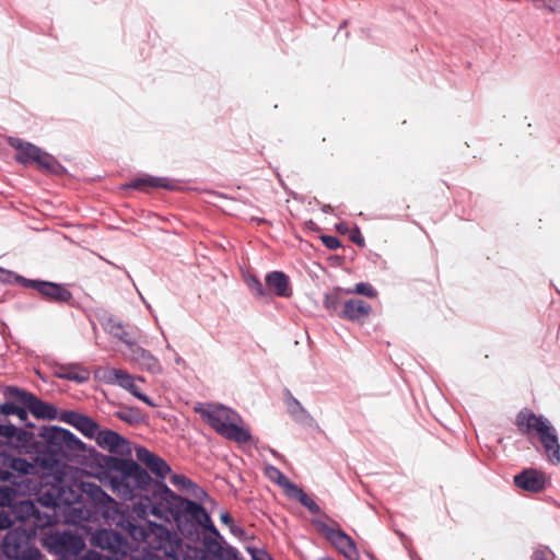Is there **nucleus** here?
Instances as JSON below:
<instances>
[{"instance_id":"1","label":"nucleus","mask_w":560,"mask_h":560,"mask_svg":"<svg viewBox=\"0 0 560 560\" xmlns=\"http://www.w3.org/2000/svg\"><path fill=\"white\" fill-rule=\"evenodd\" d=\"M135 541L147 545L148 548L161 551L172 560H185L183 541L162 524L145 518H135L121 515L117 523Z\"/></svg>"},{"instance_id":"2","label":"nucleus","mask_w":560,"mask_h":560,"mask_svg":"<svg viewBox=\"0 0 560 560\" xmlns=\"http://www.w3.org/2000/svg\"><path fill=\"white\" fill-rule=\"evenodd\" d=\"M104 465L112 472L109 483L113 492L124 500H132L152 486L150 474L132 459L105 456Z\"/></svg>"},{"instance_id":"3","label":"nucleus","mask_w":560,"mask_h":560,"mask_svg":"<svg viewBox=\"0 0 560 560\" xmlns=\"http://www.w3.org/2000/svg\"><path fill=\"white\" fill-rule=\"evenodd\" d=\"M516 425L520 432L526 435L529 441L534 434L538 435L550 464L558 465L560 463L558 434L546 417L538 416L528 409H523L516 416Z\"/></svg>"},{"instance_id":"4","label":"nucleus","mask_w":560,"mask_h":560,"mask_svg":"<svg viewBox=\"0 0 560 560\" xmlns=\"http://www.w3.org/2000/svg\"><path fill=\"white\" fill-rule=\"evenodd\" d=\"M196 411L223 438L237 443L250 441L249 431L236 424L238 415L234 410L223 405H210L207 408H196Z\"/></svg>"},{"instance_id":"5","label":"nucleus","mask_w":560,"mask_h":560,"mask_svg":"<svg viewBox=\"0 0 560 560\" xmlns=\"http://www.w3.org/2000/svg\"><path fill=\"white\" fill-rule=\"evenodd\" d=\"M0 275L2 276L0 277L2 281L11 282L13 279L14 282L21 284L24 288H32L36 290L40 294V296L48 302L57 304H68L73 298L72 293L63 284L60 283L45 280L27 279L12 271H7L1 268Z\"/></svg>"},{"instance_id":"6","label":"nucleus","mask_w":560,"mask_h":560,"mask_svg":"<svg viewBox=\"0 0 560 560\" xmlns=\"http://www.w3.org/2000/svg\"><path fill=\"white\" fill-rule=\"evenodd\" d=\"M42 544L48 552L59 556V560L77 557L85 548L84 539L71 530L46 533Z\"/></svg>"},{"instance_id":"7","label":"nucleus","mask_w":560,"mask_h":560,"mask_svg":"<svg viewBox=\"0 0 560 560\" xmlns=\"http://www.w3.org/2000/svg\"><path fill=\"white\" fill-rule=\"evenodd\" d=\"M1 550L10 560H43L44 556L35 547L25 530L11 529L2 539Z\"/></svg>"},{"instance_id":"8","label":"nucleus","mask_w":560,"mask_h":560,"mask_svg":"<svg viewBox=\"0 0 560 560\" xmlns=\"http://www.w3.org/2000/svg\"><path fill=\"white\" fill-rule=\"evenodd\" d=\"M18 516L37 529H45L52 527L60 522V516L57 510L43 508L38 503H33L32 500L20 502L16 506Z\"/></svg>"},{"instance_id":"9","label":"nucleus","mask_w":560,"mask_h":560,"mask_svg":"<svg viewBox=\"0 0 560 560\" xmlns=\"http://www.w3.org/2000/svg\"><path fill=\"white\" fill-rule=\"evenodd\" d=\"M66 429L60 427H42L38 431V436L43 439L46 444L48 453L51 455L49 457L38 456L36 459L40 462V466L44 468H51L54 464L57 462L54 456H63L66 457L65 443L67 442Z\"/></svg>"},{"instance_id":"10","label":"nucleus","mask_w":560,"mask_h":560,"mask_svg":"<svg viewBox=\"0 0 560 560\" xmlns=\"http://www.w3.org/2000/svg\"><path fill=\"white\" fill-rule=\"evenodd\" d=\"M77 499V495L73 491L66 490L60 482L51 486L42 487L38 491L35 500H32L33 503H38L43 508L48 509H60L62 505H70Z\"/></svg>"},{"instance_id":"11","label":"nucleus","mask_w":560,"mask_h":560,"mask_svg":"<svg viewBox=\"0 0 560 560\" xmlns=\"http://www.w3.org/2000/svg\"><path fill=\"white\" fill-rule=\"evenodd\" d=\"M92 544L102 550H107L115 560L126 556L128 542L126 538L114 529H98L92 536Z\"/></svg>"},{"instance_id":"12","label":"nucleus","mask_w":560,"mask_h":560,"mask_svg":"<svg viewBox=\"0 0 560 560\" xmlns=\"http://www.w3.org/2000/svg\"><path fill=\"white\" fill-rule=\"evenodd\" d=\"M180 512L194 521L197 525L201 526L210 534L219 536V530L214 526L209 513L200 504L192 500L182 498L179 502Z\"/></svg>"},{"instance_id":"13","label":"nucleus","mask_w":560,"mask_h":560,"mask_svg":"<svg viewBox=\"0 0 560 560\" xmlns=\"http://www.w3.org/2000/svg\"><path fill=\"white\" fill-rule=\"evenodd\" d=\"M320 532L325 535L327 540L347 558L348 560H355L358 558V550L354 541L342 529H334L326 524L320 526Z\"/></svg>"},{"instance_id":"14","label":"nucleus","mask_w":560,"mask_h":560,"mask_svg":"<svg viewBox=\"0 0 560 560\" xmlns=\"http://www.w3.org/2000/svg\"><path fill=\"white\" fill-rule=\"evenodd\" d=\"M59 419L62 422H66L74 427L85 438L89 439H95L100 431V425L97 422H95L91 417L80 413L78 411H63Z\"/></svg>"},{"instance_id":"15","label":"nucleus","mask_w":560,"mask_h":560,"mask_svg":"<svg viewBox=\"0 0 560 560\" xmlns=\"http://www.w3.org/2000/svg\"><path fill=\"white\" fill-rule=\"evenodd\" d=\"M95 441L100 447L105 448L113 454L124 456L130 453L128 441L113 430H100Z\"/></svg>"},{"instance_id":"16","label":"nucleus","mask_w":560,"mask_h":560,"mask_svg":"<svg viewBox=\"0 0 560 560\" xmlns=\"http://www.w3.org/2000/svg\"><path fill=\"white\" fill-rule=\"evenodd\" d=\"M372 313V306L360 299L347 300L339 313V317L352 323L363 324Z\"/></svg>"},{"instance_id":"17","label":"nucleus","mask_w":560,"mask_h":560,"mask_svg":"<svg viewBox=\"0 0 560 560\" xmlns=\"http://www.w3.org/2000/svg\"><path fill=\"white\" fill-rule=\"evenodd\" d=\"M136 456L158 478L164 479L171 472L170 465L162 457L143 446L136 448Z\"/></svg>"},{"instance_id":"18","label":"nucleus","mask_w":560,"mask_h":560,"mask_svg":"<svg viewBox=\"0 0 560 560\" xmlns=\"http://www.w3.org/2000/svg\"><path fill=\"white\" fill-rule=\"evenodd\" d=\"M124 188H132L147 191L151 188H164L167 190L177 189L178 185L175 180L168 177H155L150 175H143L137 177L122 186Z\"/></svg>"},{"instance_id":"19","label":"nucleus","mask_w":560,"mask_h":560,"mask_svg":"<svg viewBox=\"0 0 560 560\" xmlns=\"http://www.w3.org/2000/svg\"><path fill=\"white\" fill-rule=\"evenodd\" d=\"M266 289L279 298H290L292 295V288L289 277L282 271H271L265 277Z\"/></svg>"},{"instance_id":"20","label":"nucleus","mask_w":560,"mask_h":560,"mask_svg":"<svg viewBox=\"0 0 560 560\" xmlns=\"http://www.w3.org/2000/svg\"><path fill=\"white\" fill-rule=\"evenodd\" d=\"M128 358L151 373H160L162 371L158 359L136 342L129 347Z\"/></svg>"},{"instance_id":"21","label":"nucleus","mask_w":560,"mask_h":560,"mask_svg":"<svg viewBox=\"0 0 560 560\" xmlns=\"http://www.w3.org/2000/svg\"><path fill=\"white\" fill-rule=\"evenodd\" d=\"M514 483L526 491L539 492L545 488V477L536 469H525L514 477Z\"/></svg>"},{"instance_id":"22","label":"nucleus","mask_w":560,"mask_h":560,"mask_svg":"<svg viewBox=\"0 0 560 560\" xmlns=\"http://www.w3.org/2000/svg\"><path fill=\"white\" fill-rule=\"evenodd\" d=\"M27 398L24 406L35 418L54 420L58 417V410L54 405L40 400L34 394H31Z\"/></svg>"},{"instance_id":"23","label":"nucleus","mask_w":560,"mask_h":560,"mask_svg":"<svg viewBox=\"0 0 560 560\" xmlns=\"http://www.w3.org/2000/svg\"><path fill=\"white\" fill-rule=\"evenodd\" d=\"M10 145L16 150V161L26 164L35 162L40 153V149L33 143L23 141L19 138H10Z\"/></svg>"},{"instance_id":"24","label":"nucleus","mask_w":560,"mask_h":560,"mask_svg":"<svg viewBox=\"0 0 560 560\" xmlns=\"http://www.w3.org/2000/svg\"><path fill=\"white\" fill-rule=\"evenodd\" d=\"M96 374L106 383L118 385L124 389L127 387V385H130V382L133 378V376L127 371L115 368L98 369Z\"/></svg>"},{"instance_id":"25","label":"nucleus","mask_w":560,"mask_h":560,"mask_svg":"<svg viewBox=\"0 0 560 560\" xmlns=\"http://www.w3.org/2000/svg\"><path fill=\"white\" fill-rule=\"evenodd\" d=\"M9 467L12 472V479L15 477L14 474L19 475H34L37 471V466L23 457H15L9 454Z\"/></svg>"},{"instance_id":"26","label":"nucleus","mask_w":560,"mask_h":560,"mask_svg":"<svg viewBox=\"0 0 560 560\" xmlns=\"http://www.w3.org/2000/svg\"><path fill=\"white\" fill-rule=\"evenodd\" d=\"M288 497L298 500L305 506L312 514H319L320 508L318 504L298 485H295L288 493Z\"/></svg>"},{"instance_id":"27","label":"nucleus","mask_w":560,"mask_h":560,"mask_svg":"<svg viewBox=\"0 0 560 560\" xmlns=\"http://www.w3.org/2000/svg\"><path fill=\"white\" fill-rule=\"evenodd\" d=\"M59 377L82 384L89 381L90 373L84 368L69 365L61 368Z\"/></svg>"},{"instance_id":"28","label":"nucleus","mask_w":560,"mask_h":560,"mask_svg":"<svg viewBox=\"0 0 560 560\" xmlns=\"http://www.w3.org/2000/svg\"><path fill=\"white\" fill-rule=\"evenodd\" d=\"M244 281L255 298L266 301L271 300L270 293L256 276L247 275L245 276Z\"/></svg>"},{"instance_id":"29","label":"nucleus","mask_w":560,"mask_h":560,"mask_svg":"<svg viewBox=\"0 0 560 560\" xmlns=\"http://www.w3.org/2000/svg\"><path fill=\"white\" fill-rule=\"evenodd\" d=\"M265 475L271 481L276 482L278 486L284 489L285 493H288L294 486L292 481H290L277 467L272 465H267L265 467Z\"/></svg>"},{"instance_id":"30","label":"nucleus","mask_w":560,"mask_h":560,"mask_svg":"<svg viewBox=\"0 0 560 560\" xmlns=\"http://www.w3.org/2000/svg\"><path fill=\"white\" fill-rule=\"evenodd\" d=\"M38 156L39 158L35 161L38 167L55 174H58L61 171L62 166L52 155L40 150Z\"/></svg>"},{"instance_id":"31","label":"nucleus","mask_w":560,"mask_h":560,"mask_svg":"<svg viewBox=\"0 0 560 560\" xmlns=\"http://www.w3.org/2000/svg\"><path fill=\"white\" fill-rule=\"evenodd\" d=\"M67 442L65 443L66 456L85 452V444L77 438L72 432L66 429L65 433Z\"/></svg>"},{"instance_id":"32","label":"nucleus","mask_w":560,"mask_h":560,"mask_svg":"<svg viewBox=\"0 0 560 560\" xmlns=\"http://www.w3.org/2000/svg\"><path fill=\"white\" fill-rule=\"evenodd\" d=\"M107 329L109 334L122 341L128 348L135 342L130 339L129 332L125 330L122 324L119 322L109 319L107 323Z\"/></svg>"},{"instance_id":"33","label":"nucleus","mask_w":560,"mask_h":560,"mask_svg":"<svg viewBox=\"0 0 560 560\" xmlns=\"http://www.w3.org/2000/svg\"><path fill=\"white\" fill-rule=\"evenodd\" d=\"M1 416H16L21 421L27 420V409L16 406L14 402H4L0 405V417Z\"/></svg>"},{"instance_id":"34","label":"nucleus","mask_w":560,"mask_h":560,"mask_svg":"<svg viewBox=\"0 0 560 560\" xmlns=\"http://www.w3.org/2000/svg\"><path fill=\"white\" fill-rule=\"evenodd\" d=\"M324 307L328 311H337L341 305V289L336 288L324 296Z\"/></svg>"},{"instance_id":"35","label":"nucleus","mask_w":560,"mask_h":560,"mask_svg":"<svg viewBox=\"0 0 560 560\" xmlns=\"http://www.w3.org/2000/svg\"><path fill=\"white\" fill-rule=\"evenodd\" d=\"M33 440L34 433L16 428L13 442L10 443L13 444L15 447H27L33 444Z\"/></svg>"},{"instance_id":"36","label":"nucleus","mask_w":560,"mask_h":560,"mask_svg":"<svg viewBox=\"0 0 560 560\" xmlns=\"http://www.w3.org/2000/svg\"><path fill=\"white\" fill-rule=\"evenodd\" d=\"M348 294H359L366 298H376L377 291L369 282H359L352 289H347Z\"/></svg>"},{"instance_id":"37","label":"nucleus","mask_w":560,"mask_h":560,"mask_svg":"<svg viewBox=\"0 0 560 560\" xmlns=\"http://www.w3.org/2000/svg\"><path fill=\"white\" fill-rule=\"evenodd\" d=\"M125 389L128 390L132 396L137 397L139 400L147 404L148 406H150V407L158 406L149 396H147L140 392L139 386L136 384L135 377L130 382V385H127V387Z\"/></svg>"},{"instance_id":"38","label":"nucleus","mask_w":560,"mask_h":560,"mask_svg":"<svg viewBox=\"0 0 560 560\" xmlns=\"http://www.w3.org/2000/svg\"><path fill=\"white\" fill-rule=\"evenodd\" d=\"M32 393L20 389L14 386H8L4 389V396L7 398H13L19 400L23 406L26 404V400L28 399L27 396H30Z\"/></svg>"},{"instance_id":"39","label":"nucleus","mask_w":560,"mask_h":560,"mask_svg":"<svg viewBox=\"0 0 560 560\" xmlns=\"http://www.w3.org/2000/svg\"><path fill=\"white\" fill-rule=\"evenodd\" d=\"M0 481H11L15 483V481L12 480V472H10L8 453H0Z\"/></svg>"},{"instance_id":"40","label":"nucleus","mask_w":560,"mask_h":560,"mask_svg":"<svg viewBox=\"0 0 560 560\" xmlns=\"http://www.w3.org/2000/svg\"><path fill=\"white\" fill-rule=\"evenodd\" d=\"M218 538H221V535L219 536L213 535L212 537H206L203 540L205 547L211 555L215 557H220L222 555V546Z\"/></svg>"},{"instance_id":"41","label":"nucleus","mask_w":560,"mask_h":560,"mask_svg":"<svg viewBox=\"0 0 560 560\" xmlns=\"http://www.w3.org/2000/svg\"><path fill=\"white\" fill-rule=\"evenodd\" d=\"M16 432V427L12 423H1L0 422V436L4 438L8 442H13L14 433Z\"/></svg>"},{"instance_id":"42","label":"nucleus","mask_w":560,"mask_h":560,"mask_svg":"<svg viewBox=\"0 0 560 560\" xmlns=\"http://www.w3.org/2000/svg\"><path fill=\"white\" fill-rule=\"evenodd\" d=\"M171 482L176 487H180V488H185V489L196 487V485L184 475H177V474L173 475L171 477Z\"/></svg>"},{"instance_id":"43","label":"nucleus","mask_w":560,"mask_h":560,"mask_svg":"<svg viewBox=\"0 0 560 560\" xmlns=\"http://www.w3.org/2000/svg\"><path fill=\"white\" fill-rule=\"evenodd\" d=\"M13 493L12 488L8 486L0 487V506L9 505L12 501Z\"/></svg>"},{"instance_id":"44","label":"nucleus","mask_w":560,"mask_h":560,"mask_svg":"<svg viewBox=\"0 0 560 560\" xmlns=\"http://www.w3.org/2000/svg\"><path fill=\"white\" fill-rule=\"evenodd\" d=\"M320 240L328 249H337L341 246L340 240L332 235H323Z\"/></svg>"},{"instance_id":"45","label":"nucleus","mask_w":560,"mask_h":560,"mask_svg":"<svg viewBox=\"0 0 560 560\" xmlns=\"http://www.w3.org/2000/svg\"><path fill=\"white\" fill-rule=\"evenodd\" d=\"M533 560H555V555L548 548H542L534 552Z\"/></svg>"},{"instance_id":"46","label":"nucleus","mask_w":560,"mask_h":560,"mask_svg":"<svg viewBox=\"0 0 560 560\" xmlns=\"http://www.w3.org/2000/svg\"><path fill=\"white\" fill-rule=\"evenodd\" d=\"M253 560H273L268 552L262 549L254 548L250 550Z\"/></svg>"},{"instance_id":"47","label":"nucleus","mask_w":560,"mask_h":560,"mask_svg":"<svg viewBox=\"0 0 560 560\" xmlns=\"http://www.w3.org/2000/svg\"><path fill=\"white\" fill-rule=\"evenodd\" d=\"M350 240L351 242H353L354 244H357L358 246H361L363 247L365 242H364V237L362 236L359 228H355L352 233L350 234Z\"/></svg>"},{"instance_id":"48","label":"nucleus","mask_w":560,"mask_h":560,"mask_svg":"<svg viewBox=\"0 0 560 560\" xmlns=\"http://www.w3.org/2000/svg\"><path fill=\"white\" fill-rule=\"evenodd\" d=\"M289 411L293 416H295L298 411L306 415V410L303 408V406L300 404V401L295 398H292V401L289 405Z\"/></svg>"},{"instance_id":"49","label":"nucleus","mask_w":560,"mask_h":560,"mask_svg":"<svg viewBox=\"0 0 560 560\" xmlns=\"http://www.w3.org/2000/svg\"><path fill=\"white\" fill-rule=\"evenodd\" d=\"M88 487L90 488V492L91 494L97 497L98 494L101 495H106V493L102 490V488L97 485H94V483H88Z\"/></svg>"},{"instance_id":"50","label":"nucleus","mask_w":560,"mask_h":560,"mask_svg":"<svg viewBox=\"0 0 560 560\" xmlns=\"http://www.w3.org/2000/svg\"><path fill=\"white\" fill-rule=\"evenodd\" d=\"M82 560H104L102 558V556L95 551H88L84 556H83V559Z\"/></svg>"},{"instance_id":"51","label":"nucleus","mask_w":560,"mask_h":560,"mask_svg":"<svg viewBox=\"0 0 560 560\" xmlns=\"http://www.w3.org/2000/svg\"><path fill=\"white\" fill-rule=\"evenodd\" d=\"M220 520H221V522L223 524H226V525H232L233 524V518H232V516L228 512L221 513Z\"/></svg>"},{"instance_id":"52","label":"nucleus","mask_w":560,"mask_h":560,"mask_svg":"<svg viewBox=\"0 0 560 560\" xmlns=\"http://www.w3.org/2000/svg\"><path fill=\"white\" fill-rule=\"evenodd\" d=\"M118 417L122 421H126V422H129V423L131 422L130 412L120 411V412H118Z\"/></svg>"},{"instance_id":"53","label":"nucleus","mask_w":560,"mask_h":560,"mask_svg":"<svg viewBox=\"0 0 560 560\" xmlns=\"http://www.w3.org/2000/svg\"><path fill=\"white\" fill-rule=\"evenodd\" d=\"M323 212L325 213H329L331 212L332 208L330 205H324L323 208H322Z\"/></svg>"},{"instance_id":"54","label":"nucleus","mask_w":560,"mask_h":560,"mask_svg":"<svg viewBox=\"0 0 560 560\" xmlns=\"http://www.w3.org/2000/svg\"><path fill=\"white\" fill-rule=\"evenodd\" d=\"M337 229L339 232L343 233L346 231L347 226L345 223H340L337 225Z\"/></svg>"},{"instance_id":"55","label":"nucleus","mask_w":560,"mask_h":560,"mask_svg":"<svg viewBox=\"0 0 560 560\" xmlns=\"http://www.w3.org/2000/svg\"><path fill=\"white\" fill-rule=\"evenodd\" d=\"M5 522H7V525H4L1 521H0V526L1 527H4V526H9L11 524V521L8 520V517H5Z\"/></svg>"},{"instance_id":"56","label":"nucleus","mask_w":560,"mask_h":560,"mask_svg":"<svg viewBox=\"0 0 560 560\" xmlns=\"http://www.w3.org/2000/svg\"><path fill=\"white\" fill-rule=\"evenodd\" d=\"M131 560H152V558L150 556H148V557H143L142 559H131Z\"/></svg>"},{"instance_id":"57","label":"nucleus","mask_w":560,"mask_h":560,"mask_svg":"<svg viewBox=\"0 0 560 560\" xmlns=\"http://www.w3.org/2000/svg\"><path fill=\"white\" fill-rule=\"evenodd\" d=\"M141 299H142L143 303L145 304V306H147L149 310H151L150 304H148V303L145 302V300H144L142 296H141Z\"/></svg>"},{"instance_id":"58","label":"nucleus","mask_w":560,"mask_h":560,"mask_svg":"<svg viewBox=\"0 0 560 560\" xmlns=\"http://www.w3.org/2000/svg\"><path fill=\"white\" fill-rule=\"evenodd\" d=\"M319 560H334V559L329 558V557H324V558H320Z\"/></svg>"}]
</instances>
